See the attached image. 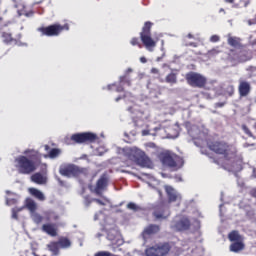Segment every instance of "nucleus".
I'll return each instance as SVG.
<instances>
[{"instance_id":"obj_1","label":"nucleus","mask_w":256,"mask_h":256,"mask_svg":"<svg viewBox=\"0 0 256 256\" xmlns=\"http://www.w3.org/2000/svg\"><path fill=\"white\" fill-rule=\"evenodd\" d=\"M209 150L214 151L218 155H224L227 160L224 169L232 173L243 171V156L237 155V148L234 145H229L225 141H215L208 144Z\"/></svg>"},{"instance_id":"obj_2","label":"nucleus","mask_w":256,"mask_h":256,"mask_svg":"<svg viewBox=\"0 0 256 256\" xmlns=\"http://www.w3.org/2000/svg\"><path fill=\"white\" fill-rule=\"evenodd\" d=\"M24 155H27L29 158L26 156L17 157L15 159V167L22 175H29L30 173H33L35 169H37L35 161L40 159L41 156L39 155V152L29 149L24 152Z\"/></svg>"},{"instance_id":"obj_3","label":"nucleus","mask_w":256,"mask_h":256,"mask_svg":"<svg viewBox=\"0 0 256 256\" xmlns=\"http://www.w3.org/2000/svg\"><path fill=\"white\" fill-rule=\"evenodd\" d=\"M122 153L129 159L139 165L140 167H151V159L137 147H126L122 149Z\"/></svg>"},{"instance_id":"obj_4","label":"nucleus","mask_w":256,"mask_h":256,"mask_svg":"<svg viewBox=\"0 0 256 256\" xmlns=\"http://www.w3.org/2000/svg\"><path fill=\"white\" fill-rule=\"evenodd\" d=\"M153 27V23L150 21L145 22L142 33H140V39L146 49L150 52H153L155 47H157V40H153L151 37V28Z\"/></svg>"},{"instance_id":"obj_5","label":"nucleus","mask_w":256,"mask_h":256,"mask_svg":"<svg viewBox=\"0 0 256 256\" xmlns=\"http://www.w3.org/2000/svg\"><path fill=\"white\" fill-rule=\"evenodd\" d=\"M107 221H110L111 227L109 228V225L105 224L104 228L107 231V239L108 241H111L113 249L115 247H121L123 245V238H121V234L115 228V223H113V219L107 218Z\"/></svg>"},{"instance_id":"obj_6","label":"nucleus","mask_w":256,"mask_h":256,"mask_svg":"<svg viewBox=\"0 0 256 256\" xmlns=\"http://www.w3.org/2000/svg\"><path fill=\"white\" fill-rule=\"evenodd\" d=\"M160 159L163 165H167V167H170V169H173L174 171L183 167V158L175 154L171 155L170 153L165 152L160 155Z\"/></svg>"},{"instance_id":"obj_7","label":"nucleus","mask_w":256,"mask_h":256,"mask_svg":"<svg viewBox=\"0 0 256 256\" xmlns=\"http://www.w3.org/2000/svg\"><path fill=\"white\" fill-rule=\"evenodd\" d=\"M171 251V245L169 243L156 244L152 247H148L145 250L146 256H167Z\"/></svg>"},{"instance_id":"obj_8","label":"nucleus","mask_w":256,"mask_h":256,"mask_svg":"<svg viewBox=\"0 0 256 256\" xmlns=\"http://www.w3.org/2000/svg\"><path fill=\"white\" fill-rule=\"evenodd\" d=\"M186 81L190 87H198L203 89L207 85V78L197 72H189L186 74Z\"/></svg>"},{"instance_id":"obj_9","label":"nucleus","mask_w":256,"mask_h":256,"mask_svg":"<svg viewBox=\"0 0 256 256\" xmlns=\"http://www.w3.org/2000/svg\"><path fill=\"white\" fill-rule=\"evenodd\" d=\"M38 31H40L42 35H46V37H57V35H59L62 31H69V24H65L64 26L54 24L48 27L39 28Z\"/></svg>"},{"instance_id":"obj_10","label":"nucleus","mask_w":256,"mask_h":256,"mask_svg":"<svg viewBox=\"0 0 256 256\" xmlns=\"http://www.w3.org/2000/svg\"><path fill=\"white\" fill-rule=\"evenodd\" d=\"M189 227H191V222L187 217H176L171 223L174 231H187Z\"/></svg>"},{"instance_id":"obj_11","label":"nucleus","mask_w":256,"mask_h":256,"mask_svg":"<svg viewBox=\"0 0 256 256\" xmlns=\"http://www.w3.org/2000/svg\"><path fill=\"white\" fill-rule=\"evenodd\" d=\"M97 139V135L91 132L74 134L71 136V140L74 143H87V141H95Z\"/></svg>"},{"instance_id":"obj_12","label":"nucleus","mask_w":256,"mask_h":256,"mask_svg":"<svg viewBox=\"0 0 256 256\" xmlns=\"http://www.w3.org/2000/svg\"><path fill=\"white\" fill-rule=\"evenodd\" d=\"M153 215L156 219H167L171 213L169 212V207L160 203L154 207Z\"/></svg>"},{"instance_id":"obj_13","label":"nucleus","mask_w":256,"mask_h":256,"mask_svg":"<svg viewBox=\"0 0 256 256\" xmlns=\"http://www.w3.org/2000/svg\"><path fill=\"white\" fill-rule=\"evenodd\" d=\"M107 185H109V178L103 174L96 182L94 193H96V195H102L103 191L107 189Z\"/></svg>"},{"instance_id":"obj_14","label":"nucleus","mask_w":256,"mask_h":256,"mask_svg":"<svg viewBox=\"0 0 256 256\" xmlns=\"http://www.w3.org/2000/svg\"><path fill=\"white\" fill-rule=\"evenodd\" d=\"M165 191L169 203H181V194H179L173 187L165 186Z\"/></svg>"},{"instance_id":"obj_15","label":"nucleus","mask_w":256,"mask_h":256,"mask_svg":"<svg viewBox=\"0 0 256 256\" xmlns=\"http://www.w3.org/2000/svg\"><path fill=\"white\" fill-rule=\"evenodd\" d=\"M79 173V167L75 165H68L66 167L60 168V175L64 177H75Z\"/></svg>"},{"instance_id":"obj_16","label":"nucleus","mask_w":256,"mask_h":256,"mask_svg":"<svg viewBox=\"0 0 256 256\" xmlns=\"http://www.w3.org/2000/svg\"><path fill=\"white\" fill-rule=\"evenodd\" d=\"M238 92L240 97H247L251 93V84L247 81L240 80Z\"/></svg>"},{"instance_id":"obj_17","label":"nucleus","mask_w":256,"mask_h":256,"mask_svg":"<svg viewBox=\"0 0 256 256\" xmlns=\"http://www.w3.org/2000/svg\"><path fill=\"white\" fill-rule=\"evenodd\" d=\"M159 226L158 225H154L151 224L148 227H146L144 229V231L142 232V237L144 239V241H146V239L151 236V235H155V233H159Z\"/></svg>"},{"instance_id":"obj_18","label":"nucleus","mask_w":256,"mask_h":256,"mask_svg":"<svg viewBox=\"0 0 256 256\" xmlns=\"http://www.w3.org/2000/svg\"><path fill=\"white\" fill-rule=\"evenodd\" d=\"M31 182L36 183V185H46L47 175L37 172L31 176Z\"/></svg>"},{"instance_id":"obj_19","label":"nucleus","mask_w":256,"mask_h":256,"mask_svg":"<svg viewBox=\"0 0 256 256\" xmlns=\"http://www.w3.org/2000/svg\"><path fill=\"white\" fill-rule=\"evenodd\" d=\"M253 54L249 50L240 51L237 55L238 63H245L246 61H251Z\"/></svg>"},{"instance_id":"obj_20","label":"nucleus","mask_w":256,"mask_h":256,"mask_svg":"<svg viewBox=\"0 0 256 256\" xmlns=\"http://www.w3.org/2000/svg\"><path fill=\"white\" fill-rule=\"evenodd\" d=\"M42 231L47 233V235H50V237H57V228L55 227V224H44L42 226Z\"/></svg>"},{"instance_id":"obj_21","label":"nucleus","mask_w":256,"mask_h":256,"mask_svg":"<svg viewBox=\"0 0 256 256\" xmlns=\"http://www.w3.org/2000/svg\"><path fill=\"white\" fill-rule=\"evenodd\" d=\"M28 191L30 195H32V197H35V199H38V201H45V194H43L41 190L37 188H29Z\"/></svg>"},{"instance_id":"obj_22","label":"nucleus","mask_w":256,"mask_h":256,"mask_svg":"<svg viewBox=\"0 0 256 256\" xmlns=\"http://www.w3.org/2000/svg\"><path fill=\"white\" fill-rule=\"evenodd\" d=\"M245 249V244L241 241L234 242L230 245V251L232 253H239V251H243Z\"/></svg>"},{"instance_id":"obj_23","label":"nucleus","mask_w":256,"mask_h":256,"mask_svg":"<svg viewBox=\"0 0 256 256\" xmlns=\"http://www.w3.org/2000/svg\"><path fill=\"white\" fill-rule=\"evenodd\" d=\"M43 215H44V219H46V221H57L59 219V216L57 215V213H55L51 210L45 211L43 213Z\"/></svg>"},{"instance_id":"obj_24","label":"nucleus","mask_w":256,"mask_h":256,"mask_svg":"<svg viewBox=\"0 0 256 256\" xmlns=\"http://www.w3.org/2000/svg\"><path fill=\"white\" fill-rule=\"evenodd\" d=\"M240 44L241 38L228 35V45H230V47H239Z\"/></svg>"},{"instance_id":"obj_25","label":"nucleus","mask_w":256,"mask_h":256,"mask_svg":"<svg viewBox=\"0 0 256 256\" xmlns=\"http://www.w3.org/2000/svg\"><path fill=\"white\" fill-rule=\"evenodd\" d=\"M26 207L32 213H35V211H37V203H35V200L31 198L26 199Z\"/></svg>"},{"instance_id":"obj_26","label":"nucleus","mask_w":256,"mask_h":256,"mask_svg":"<svg viewBox=\"0 0 256 256\" xmlns=\"http://www.w3.org/2000/svg\"><path fill=\"white\" fill-rule=\"evenodd\" d=\"M49 251H51L52 255H59V243L51 242L47 245Z\"/></svg>"},{"instance_id":"obj_27","label":"nucleus","mask_w":256,"mask_h":256,"mask_svg":"<svg viewBox=\"0 0 256 256\" xmlns=\"http://www.w3.org/2000/svg\"><path fill=\"white\" fill-rule=\"evenodd\" d=\"M58 245L59 247H61V249H67L71 247V240L68 238H60L58 241Z\"/></svg>"},{"instance_id":"obj_28","label":"nucleus","mask_w":256,"mask_h":256,"mask_svg":"<svg viewBox=\"0 0 256 256\" xmlns=\"http://www.w3.org/2000/svg\"><path fill=\"white\" fill-rule=\"evenodd\" d=\"M229 241H243V238L241 237V235H239V232L237 231H232L229 233L228 235Z\"/></svg>"},{"instance_id":"obj_29","label":"nucleus","mask_w":256,"mask_h":256,"mask_svg":"<svg viewBox=\"0 0 256 256\" xmlns=\"http://www.w3.org/2000/svg\"><path fill=\"white\" fill-rule=\"evenodd\" d=\"M15 7L17 9L19 17H21V15L29 17V13H27V10H25V4H16Z\"/></svg>"},{"instance_id":"obj_30","label":"nucleus","mask_w":256,"mask_h":256,"mask_svg":"<svg viewBox=\"0 0 256 256\" xmlns=\"http://www.w3.org/2000/svg\"><path fill=\"white\" fill-rule=\"evenodd\" d=\"M165 82L170 85H175L177 83V75L175 73H170L166 76Z\"/></svg>"},{"instance_id":"obj_31","label":"nucleus","mask_w":256,"mask_h":256,"mask_svg":"<svg viewBox=\"0 0 256 256\" xmlns=\"http://www.w3.org/2000/svg\"><path fill=\"white\" fill-rule=\"evenodd\" d=\"M31 217L34 223H36L37 225H39V223L43 221V216H41L39 213L32 212Z\"/></svg>"},{"instance_id":"obj_32","label":"nucleus","mask_w":256,"mask_h":256,"mask_svg":"<svg viewBox=\"0 0 256 256\" xmlns=\"http://www.w3.org/2000/svg\"><path fill=\"white\" fill-rule=\"evenodd\" d=\"M2 39L4 43H12L13 36L9 32H3L2 33Z\"/></svg>"},{"instance_id":"obj_33","label":"nucleus","mask_w":256,"mask_h":256,"mask_svg":"<svg viewBox=\"0 0 256 256\" xmlns=\"http://www.w3.org/2000/svg\"><path fill=\"white\" fill-rule=\"evenodd\" d=\"M59 155H61V150L57 148L52 149L49 153L51 159H55V157H59Z\"/></svg>"},{"instance_id":"obj_34","label":"nucleus","mask_w":256,"mask_h":256,"mask_svg":"<svg viewBox=\"0 0 256 256\" xmlns=\"http://www.w3.org/2000/svg\"><path fill=\"white\" fill-rule=\"evenodd\" d=\"M234 93H235V87L233 85H229L226 88V95H228L229 97H233Z\"/></svg>"},{"instance_id":"obj_35","label":"nucleus","mask_w":256,"mask_h":256,"mask_svg":"<svg viewBox=\"0 0 256 256\" xmlns=\"http://www.w3.org/2000/svg\"><path fill=\"white\" fill-rule=\"evenodd\" d=\"M246 71L249 73V77H253L256 73V66H249Z\"/></svg>"},{"instance_id":"obj_36","label":"nucleus","mask_w":256,"mask_h":256,"mask_svg":"<svg viewBox=\"0 0 256 256\" xmlns=\"http://www.w3.org/2000/svg\"><path fill=\"white\" fill-rule=\"evenodd\" d=\"M19 211H23V207L22 208H13L12 209V219H18L17 214L19 213Z\"/></svg>"},{"instance_id":"obj_37","label":"nucleus","mask_w":256,"mask_h":256,"mask_svg":"<svg viewBox=\"0 0 256 256\" xmlns=\"http://www.w3.org/2000/svg\"><path fill=\"white\" fill-rule=\"evenodd\" d=\"M242 131H244V133L248 135V137H253V133H251V130H249L247 125L245 124L242 125Z\"/></svg>"},{"instance_id":"obj_38","label":"nucleus","mask_w":256,"mask_h":256,"mask_svg":"<svg viewBox=\"0 0 256 256\" xmlns=\"http://www.w3.org/2000/svg\"><path fill=\"white\" fill-rule=\"evenodd\" d=\"M120 83H126V85H128V87L131 86V80L127 79V76H121L120 77Z\"/></svg>"},{"instance_id":"obj_39","label":"nucleus","mask_w":256,"mask_h":256,"mask_svg":"<svg viewBox=\"0 0 256 256\" xmlns=\"http://www.w3.org/2000/svg\"><path fill=\"white\" fill-rule=\"evenodd\" d=\"M127 208L132 211H137L139 209V206H137V204H135L133 202H130V203H128Z\"/></svg>"},{"instance_id":"obj_40","label":"nucleus","mask_w":256,"mask_h":256,"mask_svg":"<svg viewBox=\"0 0 256 256\" xmlns=\"http://www.w3.org/2000/svg\"><path fill=\"white\" fill-rule=\"evenodd\" d=\"M193 131H197V127L193 126L191 130H188V133L192 139H197V135L193 133Z\"/></svg>"},{"instance_id":"obj_41","label":"nucleus","mask_w":256,"mask_h":256,"mask_svg":"<svg viewBox=\"0 0 256 256\" xmlns=\"http://www.w3.org/2000/svg\"><path fill=\"white\" fill-rule=\"evenodd\" d=\"M218 41H221V37H219V35H212L210 37V42L211 43H218Z\"/></svg>"},{"instance_id":"obj_42","label":"nucleus","mask_w":256,"mask_h":256,"mask_svg":"<svg viewBox=\"0 0 256 256\" xmlns=\"http://www.w3.org/2000/svg\"><path fill=\"white\" fill-rule=\"evenodd\" d=\"M131 45L135 46L138 45V47L141 49V43H139V38H132Z\"/></svg>"},{"instance_id":"obj_43","label":"nucleus","mask_w":256,"mask_h":256,"mask_svg":"<svg viewBox=\"0 0 256 256\" xmlns=\"http://www.w3.org/2000/svg\"><path fill=\"white\" fill-rule=\"evenodd\" d=\"M15 203H17V199H15V198H12V199L7 198L6 199V205H15Z\"/></svg>"},{"instance_id":"obj_44","label":"nucleus","mask_w":256,"mask_h":256,"mask_svg":"<svg viewBox=\"0 0 256 256\" xmlns=\"http://www.w3.org/2000/svg\"><path fill=\"white\" fill-rule=\"evenodd\" d=\"M92 201H95V203H98V205H107L109 203V200H105L104 202L100 199H93Z\"/></svg>"},{"instance_id":"obj_45","label":"nucleus","mask_w":256,"mask_h":256,"mask_svg":"<svg viewBox=\"0 0 256 256\" xmlns=\"http://www.w3.org/2000/svg\"><path fill=\"white\" fill-rule=\"evenodd\" d=\"M94 256H109V251H99Z\"/></svg>"},{"instance_id":"obj_46","label":"nucleus","mask_w":256,"mask_h":256,"mask_svg":"<svg viewBox=\"0 0 256 256\" xmlns=\"http://www.w3.org/2000/svg\"><path fill=\"white\" fill-rule=\"evenodd\" d=\"M208 55L213 56V55H219V50H217L216 48L208 51Z\"/></svg>"},{"instance_id":"obj_47","label":"nucleus","mask_w":256,"mask_h":256,"mask_svg":"<svg viewBox=\"0 0 256 256\" xmlns=\"http://www.w3.org/2000/svg\"><path fill=\"white\" fill-rule=\"evenodd\" d=\"M151 73H152L153 75H159V69H157V68H152V69H151Z\"/></svg>"},{"instance_id":"obj_48","label":"nucleus","mask_w":256,"mask_h":256,"mask_svg":"<svg viewBox=\"0 0 256 256\" xmlns=\"http://www.w3.org/2000/svg\"><path fill=\"white\" fill-rule=\"evenodd\" d=\"M225 106V102H218L215 104V107H224Z\"/></svg>"},{"instance_id":"obj_49","label":"nucleus","mask_w":256,"mask_h":256,"mask_svg":"<svg viewBox=\"0 0 256 256\" xmlns=\"http://www.w3.org/2000/svg\"><path fill=\"white\" fill-rule=\"evenodd\" d=\"M136 115H137V117H138L139 119H143V116H141V115H143V112L137 111V112H136Z\"/></svg>"},{"instance_id":"obj_50","label":"nucleus","mask_w":256,"mask_h":256,"mask_svg":"<svg viewBox=\"0 0 256 256\" xmlns=\"http://www.w3.org/2000/svg\"><path fill=\"white\" fill-rule=\"evenodd\" d=\"M116 91L117 93H121V91H123V86L116 87Z\"/></svg>"},{"instance_id":"obj_51","label":"nucleus","mask_w":256,"mask_h":256,"mask_svg":"<svg viewBox=\"0 0 256 256\" xmlns=\"http://www.w3.org/2000/svg\"><path fill=\"white\" fill-rule=\"evenodd\" d=\"M142 135L143 137H146V135H149V130H143Z\"/></svg>"},{"instance_id":"obj_52","label":"nucleus","mask_w":256,"mask_h":256,"mask_svg":"<svg viewBox=\"0 0 256 256\" xmlns=\"http://www.w3.org/2000/svg\"><path fill=\"white\" fill-rule=\"evenodd\" d=\"M140 61L142 63H147V58H145L144 56L140 57Z\"/></svg>"},{"instance_id":"obj_53","label":"nucleus","mask_w":256,"mask_h":256,"mask_svg":"<svg viewBox=\"0 0 256 256\" xmlns=\"http://www.w3.org/2000/svg\"><path fill=\"white\" fill-rule=\"evenodd\" d=\"M250 193H251L252 197H256V189L251 190Z\"/></svg>"},{"instance_id":"obj_54","label":"nucleus","mask_w":256,"mask_h":256,"mask_svg":"<svg viewBox=\"0 0 256 256\" xmlns=\"http://www.w3.org/2000/svg\"><path fill=\"white\" fill-rule=\"evenodd\" d=\"M129 73H133V69L128 68V69L126 70V75H129Z\"/></svg>"},{"instance_id":"obj_55","label":"nucleus","mask_w":256,"mask_h":256,"mask_svg":"<svg viewBox=\"0 0 256 256\" xmlns=\"http://www.w3.org/2000/svg\"><path fill=\"white\" fill-rule=\"evenodd\" d=\"M112 87H115V84H112V85H108V86H107V88H108L109 91H111V88H112Z\"/></svg>"},{"instance_id":"obj_56","label":"nucleus","mask_w":256,"mask_h":256,"mask_svg":"<svg viewBox=\"0 0 256 256\" xmlns=\"http://www.w3.org/2000/svg\"><path fill=\"white\" fill-rule=\"evenodd\" d=\"M128 111H129L130 113H135V112H133V107H129V108H128Z\"/></svg>"},{"instance_id":"obj_57","label":"nucleus","mask_w":256,"mask_h":256,"mask_svg":"<svg viewBox=\"0 0 256 256\" xmlns=\"http://www.w3.org/2000/svg\"><path fill=\"white\" fill-rule=\"evenodd\" d=\"M94 219L97 221V219H99V214H95Z\"/></svg>"},{"instance_id":"obj_58","label":"nucleus","mask_w":256,"mask_h":256,"mask_svg":"<svg viewBox=\"0 0 256 256\" xmlns=\"http://www.w3.org/2000/svg\"><path fill=\"white\" fill-rule=\"evenodd\" d=\"M253 177L256 178V169L255 168L253 169Z\"/></svg>"},{"instance_id":"obj_59","label":"nucleus","mask_w":256,"mask_h":256,"mask_svg":"<svg viewBox=\"0 0 256 256\" xmlns=\"http://www.w3.org/2000/svg\"><path fill=\"white\" fill-rule=\"evenodd\" d=\"M188 39H193V35L192 34H188Z\"/></svg>"},{"instance_id":"obj_60","label":"nucleus","mask_w":256,"mask_h":256,"mask_svg":"<svg viewBox=\"0 0 256 256\" xmlns=\"http://www.w3.org/2000/svg\"><path fill=\"white\" fill-rule=\"evenodd\" d=\"M251 45H256V40L250 42Z\"/></svg>"},{"instance_id":"obj_61","label":"nucleus","mask_w":256,"mask_h":256,"mask_svg":"<svg viewBox=\"0 0 256 256\" xmlns=\"http://www.w3.org/2000/svg\"><path fill=\"white\" fill-rule=\"evenodd\" d=\"M234 0H226V3H233Z\"/></svg>"},{"instance_id":"obj_62","label":"nucleus","mask_w":256,"mask_h":256,"mask_svg":"<svg viewBox=\"0 0 256 256\" xmlns=\"http://www.w3.org/2000/svg\"><path fill=\"white\" fill-rule=\"evenodd\" d=\"M49 149V145H45V150L47 151Z\"/></svg>"},{"instance_id":"obj_63","label":"nucleus","mask_w":256,"mask_h":256,"mask_svg":"<svg viewBox=\"0 0 256 256\" xmlns=\"http://www.w3.org/2000/svg\"><path fill=\"white\" fill-rule=\"evenodd\" d=\"M150 147H155V144L154 143H150Z\"/></svg>"},{"instance_id":"obj_64","label":"nucleus","mask_w":256,"mask_h":256,"mask_svg":"<svg viewBox=\"0 0 256 256\" xmlns=\"http://www.w3.org/2000/svg\"><path fill=\"white\" fill-rule=\"evenodd\" d=\"M244 147H249V144L248 143L244 144Z\"/></svg>"}]
</instances>
